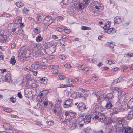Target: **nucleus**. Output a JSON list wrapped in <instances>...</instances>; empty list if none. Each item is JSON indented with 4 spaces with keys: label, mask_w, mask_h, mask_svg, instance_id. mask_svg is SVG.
I'll return each mask as SVG.
<instances>
[{
    "label": "nucleus",
    "mask_w": 133,
    "mask_h": 133,
    "mask_svg": "<svg viewBox=\"0 0 133 133\" xmlns=\"http://www.w3.org/2000/svg\"><path fill=\"white\" fill-rule=\"evenodd\" d=\"M117 124L114 125L115 128L112 130L109 129L107 133H117V129L119 130V133H133V129L130 127H127L128 123L124 118H118L116 119ZM94 133H104L103 130H101Z\"/></svg>",
    "instance_id": "nucleus-1"
},
{
    "label": "nucleus",
    "mask_w": 133,
    "mask_h": 133,
    "mask_svg": "<svg viewBox=\"0 0 133 133\" xmlns=\"http://www.w3.org/2000/svg\"><path fill=\"white\" fill-rule=\"evenodd\" d=\"M9 29L8 32L11 35L14 34L19 35L23 34V31L22 28L19 27L16 23H11L8 25Z\"/></svg>",
    "instance_id": "nucleus-2"
},
{
    "label": "nucleus",
    "mask_w": 133,
    "mask_h": 133,
    "mask_svg": "<svg viewBox=\"0 0 133 133\" xmlns=\"http://www.w3.org/2000/svg\"><path fill=\"white\" fill-rule=\"evenodd\" d=\"M91 117L96 122H103L105 121L107 117L103 113H97L95 111L92 113Z\"/></svg>",
    "instance_id": "nucleus-3"
},
{
    "label": "nucleus",
    "mask_w": 133,
    "mask_h": 133,
    "mask_svg": "<svg viewBox=\"0 0 133 133\" xmlns=\"http://www.w3.org/2000/svg\"><path fill=\"white\" fill-rule=\"evenodd\" d=\"M75 113H72L70 111H68L65 112L64 114L62 115L61 117L62 120L65 121V120H68L71 121H74L75 120Z\"/></svg>",
    "instance_id": "nucleus-4"
},
{
    "label": "nucleus",
    "mask_w": 133,
    "mask_h": 133,
    "mask_svg": "<svg viewBox=\"0 0 133 133\" xmlns=\"http://www.w3.org/2000/svg\"><path fill=\"white\" fill-rule=\"evenodd\" d=\"M90 0H75V7L76 9L82 10L83 9L86 4L88 5Z\"/></svg>",
    "instance_id": "nucleus-5"
},
{
    "label": "nucleus",
    "mask_w": 133,
    "mask_h": 133,
    "mask_svg": "<svg viewBox=\"0 0 133 133\" xmlns=\"http://www.w3.org/2000/svg\"><path fill=\"white\" fill-rule=\"evenodd\" d=\"M94 8L95 9V10L97 12L101 11L103 8L102 3L99 1H94L91 3Z\"/></svg>",
    "instance_id": "nucleus-6"
},
{
    "label": "nucleus",
    "mask_w": 133,
    "mask_h": 133,
    "mask_svg": "<svg viewBox=\"0 0 133 133\" xmlns=\"http://www.w3.org/2000/svg\"><path fill=\"white\" fill-rule=\"evenodd\" d=\"M56 21V19H54L51 16H46L44 18L43 21V22L45 25L49 26L51 24L55 22Z\"/></svg>",
    "instance_id": "nucleus-7"
},
{
    "label": "nucleus",
    "mask_w": 133,
    "mask_h": 133,
    "mask_svg": "<svg viewBox=\"0 0 133 133\" xmlns=\"http://www.w3.org/2000/svg\"><path fill=\"white\" fill-rule=\"evenodd\" d=\"M49 92V91L47 90H44L41 91L37 97V98L39 100V102H42L45 98H46V96Z\"/></svg>",
    "instance_id": "nucleus-8"
},
{
    "label": "nucleus",
    "mask_w": 133,
    "mask_h": 133,
    "mask_svg": "<svg viewBox=\"0 0 133 133\" xmlns=\"http://www.w3.org/2000/svg\"><path fill=\"white\" fill-rule=\"evenodd\" d=\"M78 118L75 122V128L76 127H80L83 126L84 123L83 116H79V117L78 116Z\"/></svg>",
    "instance_id": "nucleus-9"
},
{
    "label": "nucleus",
    "mask_w": 133,
    "mask_h": 133,
    "mask_svg": "<svg viewBox=\"0 0 133 133\" xmlns=\"http://www.w3.org/2000/svg\"><path fill=\"white\" fill-rule=\"evenodd\" d=\"M11 77L10 74L9 73H7L5 76L0 75V82H11L12 80H11Z\"/></svg>",
    "instance_id": "nucleus-10"
},
{
    "label": "nucleus",
    "mask_w": 133,
    "mask_h": 133,
    "mask_svg": "<svg viewBox=\"0 0 133 133\" xmlns=\"http://www.w3.org/2000/svg\"><path fill=\"white\" fill-rule=\"evenodd\" d=\"M53 111L56 115L58 116H61L62 117V108L60 106H55L53 109Z\"/></svg>",
    "instance_id": "nucleus-11"
},
{
    "label": "nucleus",
    "mask_w": 133,
    "mask_h": 133,
    "mask_svg": "<svg viewBox=\"0 0 133 133\" xmlns=\"http://www.w3.org/2000/svg\"><path fill=\"white\" fill-rule=\"evenodd\" d=\"M103 28L106 32L108 34H113L115 33L116 32L115 29L112 28H109V26H107L106 25H105Z\"/></svg>",
    "instance_id": "nucleus-12"
},
{
    "label": "nucleus",
    "mask_w": 133,
    "mask_h": 133,
    "mask_svg": "<svg viewBox=\"0 0 133 133\" xmlns=\"http://www.w3.org/2000/svg\"><path fill=\"white\" fill-rule=\"evenodd\" d=\"M72 104V100L70 99L65 101L63 106L65 108H68L71 107Z\"/></svg>",
    "instance_id": "nucleus-13"
},
{
    "label": "nucleus",
    "mask_w": 133,
    "mask_h": 133,
    "mask_svg": "<svg viewBox=\"0 0 133 133\" xmlns=\"http://www.w3.org/2000/svg\"><path fill=\"white\" fill-rule=\"evenodd\" d=\"M4 128L6 130H8V133H14V129H12L10 125L9 124H6L3 125Z\"/></svg>",
    "instance_id": "nucleus-14"
},
{
    "label": "nucleus",
    "mask_w": 133,
    "mask_h": 133,
    "mask_svg": "<svg viewBox=\"0 0 133 133\" xmlns=\"http://www.w3.org/2000/svg\"><path fill=\"white\" fill-rule=\"evenodd\" d=\"M113 97V95L112 93H108L105 95V100L107 101L113 102L114 101L112 99Z\"/></svg>",
    "instance_id": "nucleus-15"
},
{
    "label": "nucleus",
    "mask_w": 133,
    "mask_h": 133,
    "mask_svg": "<svg viewBox=\"0 0 133 133\" xmlns=\"http://www.w3.org/2000/svg\"><path fill=\"white\" fill-rule=\"evenodd\" d=\"M77 108L81 111H84L87 109L85 104L83 103H79L77 105Z\"/></svg>",
    "instance_id": "nucleus-16"
},
{
    "label": "nucleus",
    "mask_w": 133,
    "mask_h": 133,
    "mask_svg": "<svg viewBox=\"0 0 133 133\" xmlns=\"http://www.w3.org/2000/svg\"><path fill=\"white\" fill-rule=\"evenodd\" d=\"M21 55L24 57L26 56L27 53L29 54V51L28 49L25 48H22L20 51Z\"/></svg>",
    "instance_id": "nucleus-17"
},
{
    "label": "nucleus",
    "mask_w": 133,
    "mask_h": 133,
    "mask_svg": "<svg viewBox=\"0 0 133 133\" xmlns=\"http://www.w3.org/2000/svg\"><path fill=\"white\" fill-rule=\"evenodd\" d=\"M127 108L129 109H133V98L130 99L128 101Z\"/></svg>",
    "instance_id": "nucleus-18"
},
{
    "label": "nucleus",
    "mask_w": 133,
    "mask_h": 133,
    "mask_svg": "<svg viewBox=\"0 0 133 133\" xmlns=\"http://www.w3.org/2000/svg\"><path fill=\"white\" fill-rule=\"evenodd\" d=\"M114 92L117 93V95H120L122 94L123 92L122 89L121 88H116L114 89Z\"/></svg>",
    "instance_id": "nucleus-19"
},
{
    "label": "nucleus",
    "mask_w": 133,
    "mask_h": 133,
    "mask_svg": "<svg viewBox=\"0 0 133 133\" xmlns=\"http://www.w3.org/2000/svg\"><path fill=\"white\" fill-rule=\"evenodd\" d=\"M123 20V18H121L119 16H116L114 19V21L116 23H121Z\"/></svg>",
    "instance_id": "nucleus-20"
},
{
    "label": "nucleus",
    "mask_w": 133,
    "mask_h": 133,
    "mask_svg": "<svg viewBox=\"0 0 133 133\" xmlns=\"http://www.w3.org/2000/svg\"><path fill=\"white\" fill-rule=\"evenodd\" d=\"M91 115L90 116L89 115H86L84 118V123H88L90 122L91 119Z\"/></svg>",
    "instance_id": "nucleus-21"
},
{
    "label": "nucleus",
    "mask_w": 133,
    "mask_h": 133,
    "mask_svg": "<svg viewBox=\"0 0 133 133\" xmlns=\"http://www.w3.org/2000/svg\"><path fill=\"white\" fill-rule=\"evenodd\" d=\"M97 97V100L99 102H102L105 98V96L104 97L103 94H101L100 95H97V94H95Z\"/></svg>",
    "instance_id": "nucleus-22"
},
{
    "label": "nucleus",
    "mask_w": 133,
    "mask_h": 133,
    "mask_svg": "<svg viewBox=\"0 0 133 133\" xmlns=\"http://www.w3.org/2000/svg\"><path fill=\"white\" fill-rule=\"evenodd\" d=\"M112 123L114 124V125L115 124H116L117 122H116L114 120L112 119H109L107 121L106 123V125L109 126L110 124H111V125H112Z\"/></svg>",
    "instance_id": "nucleus-23"
},
{
    "label": "nucleus",
    "mask_w": 133,
    "mask_h": 133,
    "mask_svg": "<svg viewBox=\"0 0 133 133\" xmlns=\"http://www.w3.org/2000/svg\"><path fill=\"white\" fill-rule=\"evenodd\" d=\"M56 49V47L55 45H54L49 49V54H51L54 52Z\"/></svg>",
    "instance_id": "nucleus-24"
},
{
    "label": "nucleus",
    "mask_w": 133,
    "mask_h": 133,
    "mask_svg": "<svg viewBox=\"0 0 133 133\" xmlns=\"http://www.w3.org/2000/svg\"><path fill=\"white\" fill-rule=\"evenodd\" d=\"M24 96L27 98H29V97H31L33 96L32 93V92L30 91L29 92H28L27 93H26L25 90H24Z\"/></svg>",
    "instance_id": "nucleus-25"
},
{
    "label": "nucleus",
    "mask_w": 133,
    "mask_h": 133,
    "mask_svg": "<svg viewBox=\"0 0 133 133\" xmlns=\"http://www.w3.org/2000/svg\"><path fill=\"white\" fill-rule=\"evenodd\" d=\"M0 35L1 36L0 37V42L2 43L5 42L7 39L6 36L2 35L1 34H0Z\"/></svg>",
    "instance_id": "nucleus-26"
},
{
    "label": "nucleus",
    "mask_w": 133,
    "mask_h": 133,
    "mask_svg": "<svg viewBox=\"0 0 133 133\" xmlns=\"http://www.w3.org/2000/svg\"><path fill=\"white\" fill-rule=\"evenodd\" d=\"M107 102L108 103H107L105 106V108L107 109H109L111 108L113 106L112 103H114V101L113 102H111L109 101Z\"/></svg>",
    "instance_id": "nucleus-27"
},
{
    "label": "nucleus",
    "mask_w": 133,
    "mask_h": 133,
    "mask_svg": "<svg viewBox=\"0 0 133 133\" xmlns=\"http://www.w3.org/2000/svg\"><path fill=\"white\" fill-rule=\"evenodd\" d=\"M119 110L117 108H114L110 109V112H112V115L117 114L118 113Z\"/></svg>",
    "instance_id": "nucleus-28"
},
{
    "label": "nucleus",
    "mask_w": 133,
    "mask_h": 133,
    "mask_svg": "<svg viewBox=\"0 0 133 133\" xmlns=\"http://www.w3.org/2000/svg\"><path fill=\"white\" fill-rule=\"evenodd\" d=\"M45 45L46 46V48H48V49L52 47V46L55 45H54V43L52 42H48L47 43L45 44Z\"/></svg>",
    "instance_id": "nucleus-29"
},
{
    "label": "nucleus",
    "mask_w": 133,
    "mask_h": 133,
    "mask_svg": "<svg viewBox=\"0 0 133 133\" xmlns=\"http://www.w3.org/2000/svg\"><path fill=\"white\" fill-rule=\"evenodd\" d=\"M40 82L42 84H46L47 83V79L45 77L41 78L40 79Z\"/></svg>",
    "instance_id": "nucleus-30"
},
{
    "label": "nucleus",
    "mask_w": 133,
    "mask_h": 133,
    "mask_svg": "<svg viewBox=\"0 0 133 133\" xmlns=\"http://www.w3.org/2000/svg\"><path fill=\"white\" fill-rule=\"evenodd\" d=\"M43 37H42L41 35L39 34V35L38 36L36 37V40L37 42H39L43 40Z\"/></svg>",
    "instance_id": "nucleus-31"
},
{
    "label": "nucleus",
    "mask_w": 133,
    "mask_h": 133,
    "mask_svg": "<svg viewBox=\"0 0 133 133\" xmlns=\"http://www.w3.org/2000/svg\"><path fill=\"white\" fill-rule=\"evenodd\" d=\"M132 116V115L130 111L129 112L128 115V116H127V119L130 120L132 119H133V117Z\"/></svg>",
    "instance_id": "nucleus-32"
},
{
    "label": "nucleus",
    "mask_w": 133,
    "mask_h": 133,
    "mask_svg": "<svg viewBox=\"0 0 133 133\" xmlns=\"http://www.w3.org/2000/svg\"><path fill=\"white\" fill-rule=\"evenodd\" d=\"M33 32L36 34H38L40 33L41 32L40 29H38V28L36 27L34 28L33 30Z\"/></svg>",
    "instance_id": "nucleus-33"
},
{
    "label": "nucleus",
    "mask_w": 133,
    "mask_h": 133,
    "mask_svg": "<svg viewBox=\"0 0 133 133\" xmlns=\"http://www.w3.org/2000/svg\"><path fill=\"white\" fill-rule=\"evenodd\" d=\"M40 66V65L39 64H33L31 66V68L32 69L36 70Z\"/></svg>",
    "instance_id": "nucleus-34"
},
{
    "label": "nucleus",
    "mask_w": 133,
    "mask_h": 133,
    "mask_svg": "<svg viewBox=\"0 0 133 133\" xmlns=\"http://www.w3.org/2000/svg\"><path fill=\"white\" fill-rule=\"evenodd\" d=\"M91 129L89 127L85 128L83 129L85 133H89L91 131Z\"/></svg>",
    "instance_id": "nucleus-35"
},
{
    "label": "nucleus",
    "mask_w": 133,
    "mask_h": 133,
    "mask_svg": "<svg viewBox=\"0 0 133 133\" xmlns=\"http://www.w3.org/2000/svg\"><path fill=\"white\" fill-rule=\"evenodd\" d=\"M15 5L19 8L22 7L23 6V3L21 2H16Z\"/></svg>",
    "instance_id": "nucleus-36"
},
{
    "label": "nucleus",
    "mask_w": 133,
    "mask_h": 133,
    "mask_svg": "<svg viewBox=\"0 0 133 133\" xmlns=\"http://www.w3.org/2000/svg\"><path fill=\"white\" fill-rule=\"evenodd\" d=\"M16 62V61L15 59V56H13L11 58L10 63L12 65H14Z\"/></svg>",
    "instance_id": "nucleus-37"
},
{
    "label": "nucleus",
    "mask_w": 133,
    "mask_h": 133,
    "mask_svg": "<svg viewBox=\"0 0 133 133\" xmlns=\"http://www.w3.org/2000/svg\"><path fill=\"white\" fill-rule=\"evenodd\" d=\"M66 28L63 26H61L60 27H58L57 29V30L59 32H61L64 31V29Z\"/></svg>",
    "instance_id": "nucleus-38"
},
{
    "label": "nucleus",
    "mask_w": 133,
    "mask_h": 133,
    "mask_svg": "<svg viewBox=\"0 0 133 133\" xmlns=\"http://www.w3.org/2000/svg\"><path fill=\"white\" fill-rule=\"evenodd\" d=\"M24 69L27 72L30 71L32 72H33V71L31 69L30 67L28 66L25 67L24 68Z\"/></svg>",
    "instance_id": "nucleus-39"
},
{
    "label": "nucleus",
    "mask_w": 133,
    "mask_h": 133,
    "mask_svg": "<svg viewBox=\"0 0 133 133\" xmlns=\"http://www.w3.org/2000/svg\"><path fill=\"white\" fill-rule=\"evenodd\" d=\"M29 9H27L25 7H24L23 10V13L25 14H27L29 12Z\"/></svg>",
    "instance_id": "nucleus-40"
},
{
    "label": "nucleus",
    "mask_w": 133,
    "mask_h": 133,
    "mask_svg": "<svg viewBox=\"0 0 133 133\" xmlns=\"http://www.w3.org/2000/svg\"><path fill=\"white\" fill-rule=\"evenodd\" d=\"M107 45L110 48H112L114 47V45L112 44V42L110 43L108 42L107 43Z\"/></svg>",
    "instance_id": "nucleus-41"
},
{
    "label": "nucleus",
    "mask_w": 133,
    "mask_h": 133,
    "mask_svg": "<svg viewBox=\"0 0 133 133\" xmlns=\"http://www.w3.org/2000/svg\"><path fill=\"white\" fill-rule=\"evenodd\" d=\"M59 58L63 60H64L66 59V56L64 55H59Z\"/></svg>",
    "instance_id": "nucleus-42"
},
{
    "label": "nucleus",
    "mask_w": 133,
    "mask_h": 133,
    "mask_svg": "<svg viewBox=\"0 0 133 133\" xmlns=\"http://www.w3.org/2000/svg\"><path fill=\"white\" fill-rule=\"evenodd\" d=\"M69 81L70 84L69 85V87H71V86H73L72 85L74 84V82L73 81H72V79H70L69 80Z\"/></svg>",
    "instance_id": "nucleus-43"
},
{
    "label": "nucleus",
    "mask_w": 133,
    "mask_h": 133,
    "mask_svg": "<svg viewBox=\"0 0 133 133\" xmlns=\"http://www.w3.org/2000/svg\"><path fill=\"white\" fill-rule=\"evenodd\" d=\"M57 102L55 104V106H60L61 104V101L59 99H57Z\"/></svg>",
    "instance_id": "nucleus-44"
},
{
    "label": "nucleus",
    "mask_w": 133,
    "mask_h": 133,
    "mask_svg": "<svg viewBox=\"0 0 133 133\" xmlns=\"http://www.w3.org/2000/svg\"><path fill=\"white\" fill-rule=\"evenodd\" d=\"M45 99L43 102V104L44 105L45 107H47L48 105V101L46 100V98Z\"/></svg>",
    "instance_id": "nucleus-45"
},
{
    "label": "nucleus",
    "mask_w": 133,
    "mask_h": 133,
    "mask_svg": "<svg viewBox=\"0 0 133 133\" xmlns=\"http://www.w3.org/2000/svg\"><path fill=\"white\" fill-rule=\"evenodd\" d=\"M81 29L82 30H91V28L90 27H88L85 26H83L81 27Z\"/></svg>",
    "instance_id": "nucleus-46"
},
{
    "label": "nucleus",
    "mask_w": 133,
    "mask_h": 133,
    "mask_svg": "<svg viewBox=\"0 0 133 133\" xmlns=\"http://www.w3.org/2000/svg\"><path fill=\"white\" fill-rule=\"evenodd\" d=\"M76 96H75V98L76 97H82L83 95L82 94H81V93L79 92H77L76 93Z\"/></svg>",
    "instance_id": "nucleus-47"
},
{
    "label": "nucleus",
    "mask_w": 133,
    "mask_h": 133,
    "mask_svg": "<svg viewBox=\"0 0 133 133\" xmlns=\"http://www.w3.org/2000/svg\"><path fill=\"white\" fill-rule=\"evenodd\" d=\"M59 77L60 79L61 80L64 79L66 78V77L65 76L62 75H59Z\"/></svg>",
    "instance_id": "nucleus-48"
},
{
    "label": "nucleus",
    "mask_w": 133,
    "mask_h": 133,
    "mask_svg": "<svg viewBox=\"0 0 133 133\" xmlns=\"http://www.w3.org/2000/svg\"><path fill=\"white\" fill-rule=\"evenodd\" d=\"M46 46L45 47L43 48V51L46 54H48V53L47 52V51L46 50H48V48H46Z\"/></svg>",
    "instance_id": "nucleus-49"
},
{
    "label": "nucleus",
    "mask_w": 133,
    "mask_h": 133,
    "mask_svg": "<svg viewBox=\"0 0 133 133\" xmlns=\"http://www.w3.org/2000/svg\"><path fill=\"white\" fill-rule=\"evenodd\" d=\"M61 43H62V45L63 46V47H64V46L66 45V43L64 41L62 40Z\"/></svg>",
    "instance_id": "nucleus-50"
},
{
    "label": "nucleus",
    "mask_w": 133,
    "mask_h": 133,
    "mask_svg": "<svg viewBox=\"0 0 133 133\" xmlns=\"http://www.w3.org/2000/svg\"><path fill=\"white\" fill-rule=\"evenodd\" d=\"M120 95H118V101H119L121 100L122 99V96H123L122 94H121Z\"/></svg>",
    "instance_id": "nucleus-51"
},
{
    "label": "nucleus",
    "mask_w": 133,
    "mask_h": 133,
    "mask_svg": "<svg viewBox=\"0 0 133 133\" xmlns=\"http://www.w3.org/2000/svg\"><path fill=\"white\" fill-rule=\"evenodd\" d=\"M58 71L57 70L54 69L52 70V72L53 74H57L58 73Z\"/></svg>",
    "instance_id": "nucleus-52"
},
{
    "label": "nucleus",
    "mask_w": 133,
    "mask_h": 133,
    "mask_svg": "<svg viewBox=\"0 0 133 133\" xmlns=\"http://www.w3.org/2000/svg\"><path fill=\"white\" fill-rule=\"evenodd\" d=\"M52 102L50 101H48V108L49 107V108H50V107L52 106Z\"/></svg>",
    "instance_id": "nucleus-53"
},
{
    "label": "nucleus",
    "mask_w": 133,
    "mask_h": 133,
    "mask_svg": "<svg viewBox=\"0 0 133 133\" xmlns=\"http://www.w3.org/2000/svg\"><path fill=\"white\" fill-rule=\"evenodd\" d=\"M10 99L13 103H14L16 101V99L13 97H11Z\"/></svg>",
    "instance_id": "nucleus-54"
},
{
    "label": "nucleus",
    "mask_w": 133,
    "mask_h": 133,
    "mask_svg": "<svg viewBox=\"0 0 133 133\" xmlns=\"http://www.w3.org/2000/svg\"><path fill=\"white\" fill-rule=\"evenodd\" d=\"M62 38L64 39H68L69 38V37L68 36H66L65 35H63L62 36Z\"/></svg>",
    "instance_id": "nucleus-55"
},
{
    "label": "nucleus",
    "mask_w": 133,
    "mask_h": 133,
    "mask_svg": "<svg viewBox=\"0 0 133 133\" xmlns=\"http://www.w3.org/2000/svg\"><path fill=\"white\" fill-rule=\"evenodd\" d=\"M82 66H78L77 67L78 68L77 69H77H76V70H83V69L82 68Z\"/></svg>",
    "instance_id": "nucleus-56"
},
{
    "label": "nucleus",
    "mask_w": 133,
    "mask_h": 133,
    "mask_svg": "<svg viewBox=\"0 0 133 133\" xmlns=\"http://www.w3.org/2000/svg\"><path fill=\"white\" fill-rule=\"evenodd\" d=\"M64 66L66 68H70L71 66V65H70V64H66L64 65Z\"/></svg>",
    "instance_id": "nucleus-57"
},
{
    "label": "nucleus",
    "mask_w": 133,
    "mask_h": 133,
    "mask_svg": "<svg viewBox=\"0 0 133 133\" xmlns=\"http://www.w3.org/2000/svg\"><path fill=\"white\" fill-rule=\"evenodd\" d=\"M64 31L67 34L69 33L70 32V29H65L64 30Z\"/></svg>",
    "instance_id": "nucleus-58"
},
{
    "label": "nucleus",
    "mask_w": 133,
    "mask_h": 133,
    "mask_svg": "<svg viewBox=\"0 0 133 133\" xmlns=\"http://www.w3.org/2000/svg\"><path fill=\"white\" fill-rule=\"evenodd\" d=\"M46 122L48 125H49L51 126L53 124V122L50 121H46Z\"/></svg>",
    "instance_id": "nucleus-59"
},
{
    "label": "nucleus",
    "mask_w": 133,
    "mask_h": 133,
    "mask_svg": "<svg viewBox=\"0 0 133 133\" xmlns=\"http://www.w3.org/2000/svg\"><path fill=\"white\" fill-rule=\"evenodd\" d=\"M67 85H66L65 84H61L59 85V87L61 88H63L66 87Z\"/></svg>",
    "instance_id": "nucleus-60"
},
{
    "label": "nucleus",
    "mask_w": 133,
    "mask_h": 133,
    "mask_svg": "<svg viewBox=\"0 0 133 133\" xmlns=\"http://www.w3.org/2000/svg\"><path fill=\"white\" fill-rule=\"evenodd\" d=\"M17 96L18 97L20 98H21L22 97V95L20 92H18L17 94Z\"/></svg>",
    "instance_id": "nucleus-61"
},
{
    "label": "nucleus",
    "mask_w": 133,
    "mask_h": 133,
    "mask_svg": "<svg viewBox=\"0 0 133 133\" xmlns=\"http://www.w3.org/2000/svg\"><path fill=\"white\" fill-rule=\"evenodd\" d=\"M118 82L123 81V79L122 77L119 78L117 79Z\"/></svg>",
    "instance_id": "nucleus-62"
},
{
    "label": "nucleus",
    "mask_w": 133,
    "mask_h": 133,
    "mask_svg": "<svg viewBox=\"0 0 133 133\" xmlns=\"http://www.w3.org/2000/svg\"><path fill=\"white\" fill-rule=\"evenodd\" d=\"M5 110H6V112L8 113H10L12 112V110L10 108L5 109Z\"/></svg>",
    "instance_id": "nucleus-63"
},
{
    "label": "nucleus",
    "mask_w": 133,
    "mask_h": 133,
    "mask_svg": "<svg viewBox=\"0 0 133 133\" xmlns=\"http://www.w3.org/2000/svg\"><path fill=\"white\" fill-rule=\"evenodd\" d=\"M52 38L54 39L58 38V37H57L56 35H52Z\"/></svg>",
    "instance_id": "nucleus-64"
}]
</instances>
